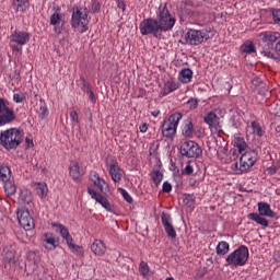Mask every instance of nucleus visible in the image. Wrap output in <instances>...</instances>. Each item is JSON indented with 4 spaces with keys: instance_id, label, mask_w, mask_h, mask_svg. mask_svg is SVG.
<instances>
[{
    "instance_id": "nucleus-1",
    "label": "nucleus",
    "mask_w": 280,
    "mask_h": 280,
    "mask_svg": "<svg viewBox=\"0 0 280 280\" xmlns=\"http://www.w3.org/2000/svg\"><path fill=\"white\" fill-rule=\"evenodd\" d=\"M23 143V132L18 128H10L0 133V145L4 150H16Z\"/></svg>"
},
{
    "instance_id": "nucleus-2",
    "label": "nucleus",
    "mask_w": 280,
    "mask_h": 280,
    "mask_svg": "<svg viewBox=\"0 0 280 280\" xmlns=\"http://www.w3.org/2000/svg\"><path fill=\"white\" fill-rule=\"evenodd\" d=\"M90 22L91 18H89V9L84 7H77L73 9L71 18L73 30H77L79 34H84V32H89Z\"/></svg>"
},
{
    "instance_id": "nucleus-3",
    "label": "nucleus",
    "mask_w": 280,
    "mask_h": 280,
    "mask_svg": "<svg viewBox=\"0 0 280 280\" xmlns=\"http://www.w3.org/2000/svg\"><path fill=\"white\" fill-rule=\"evenodd\" d=\"M250 253L246 245L238 246L234 252L230 253L225 259L228 266H233L234 268H240L246 266Z\"/></svg>"
},
{
    "instance_id": "nucleus-4",
    "label": "nucleus",
    "mask_w": 280,
    "mask_h": 280,
    "mask_svg": "<svg viewBox=\"0 0 280 280\" xmlns=\"http://www.w3.org/2000/svg\"><path fill=\"white\" fill-rule=\"evenodd\" d=\"M9 45L15 56L23 54V45L30 43V33L25 31H14L9 37Z\"/></svg>"
},
{
    "instance_id": "nucleus-5",
    "label": "nucleus",
    "mask_w": 280,
    "mask_h": 280,
    "mask_svg": "<svg viewBox=\"0 0 280 280\" xmlns=\"http://www.w3.org/2000/svg\"><path fill=\"white\" fill-rule=\"evenodd\" d=\"M156 21L161 32H170L176 25V18L170 13L167 4L160 5Z\"/></svg>"
},
{
    "instance_id": "nucleus-6",
    "label": "nucleus",
    "mask_w": 280,
    "mask_h": 280,
    "mask_svg": "<svg viewBox=\"0 0 280 280\" xmlns=\"http://www.w3.org/2000/svg\"><path fill=\"white\" fill-rule=\"evenodd\" d=\"M213 34H211V31L203 28V30H189L185 34V40L187 45H202L205 40H209Z\"/></svg>"
},
{
    "instance_id": "nucleus-7",
    "label": "nucleus",
    "mask_w": 280,
    "mask_h": 280,
    "mask_svg": "<svg viewBox=\"0 0 280 280\" xmlns=\"http://www.w3.org/2000/svg\"><path fill=\"white\" fill-rule=\"evenodd\" d=\"M180 119H183L182 113L172 114L167 120H164L162 126V135L166 139H173L174 135H176V130L178 128V124H180Z\"/></svg>"
},
{
    "instance_id": "nucleus-8",
    "label": "nucleus",
    "mask_w": 280,
    "mask_h": 280,
    "mask_svg": "<svg viewBox=\"0 0 280 280\" xmlns=\"http://www.w3.org/2000/svg\"><path fill=\"white\" fill-rule=\"evenodd\" d=\"M139 30L142 36H149L150 34H152L154 38H161L163 34L159 26V21L152 18L145 19L140 22Z\"/></svg>"
},
{
    "instance_id": "nucleus-9",
    "label": "nucleus",
    "mask_w": 280,
    "mask_h": 280,
    "mask_svg": "<svg viewBox=\"0 0 280 280\" xmlns=\"http://www.w3.org/2000/svg\"><path fill=\"white\" fill-rule=\"evenodd\" d=\"M241 159H240V167L237 168V163H235V170L236 174H242L243 172H248L255 163H257V151L255 150H248L245 151L244 153H241Z\"/></svg>"
},
{
    "instance_id": "nucleus-10",
    "label": "nucleus",
    "mask_w": 280,
    "mask_h": 280,
    "mask_svg": "<svg viewBox=\"0 0 280 280\" xmlns=\"http://www.w3.org/2000/svg\"><path fill=\"white\" fill-rule=\"evenodd\" d=\"M179 154L186 159H198L202 154V149L196 141L185 140L179 145Z\"/></svg>"
},
{
    "instance_id": "nucleus-11",
    "label": "nucleus",
    "mask_w": 280,
    "mask_h": 280,
    "mask_svg": "<svg viewBox=\"0 0 280 280\" xmlns=\"http://www.w3.org/2000/svg\"><path fill=\"white\" fill-rule=\"evenodd\" d=\"M105 165L107 167V171L109 172V176H112V180H114V183H121L124 170H121V167L119 166V162H117V159L113 156H107Z\"/></svg>"
},
{
    "instance_id": "nucleus-12",
    "label": "nucleus",
    "mask_w": 280,
    "mask_h": 280,
    "mask_svg": "<svg viewBox=\"0 0 280 280\" xmlns=\"http://www.w3.org/2000/svg\"><path fill=\"white\" fill-rule=\"evenodd\" d=\"M16 119V114L14 109L8 106V102L3 98H0V127L8 126Z\"/></svg>"
},
{
    "instance_id": "nucleus-13",
    "label": "nucleus",
    "mask_w": 280,
    "mask_h": 280,
    "mask_svg": "<svg viewBox=\"0 0 280 280\" xmlns=\"http://www.w3.org/2000/svg\"><path fill=\"white\" fill-rule=\"evenodd\" d=\"M16 215L19 224L24 229V231H32V229H34V218H32L27 208L18 209Z\"/></svg>"
},
{
    "instance_id": "nucleus-14",
    "label": "nucleus",
    "mask_w": 280,
    "mask_h": 280,
    "mask_svg": "<svg viewBox=\"0 0 280 280\" xmlns=\"http://www.w3.org/2000/svg\"><path fill=\"white\" fill-rule=\"evenodd\" d=\"M88 192L91 196L92 200H95V202H98V205H101L103 207V209L113 213V206L110 205V202L108 201V199L106 197H104L102 194L95 191V189H93L92 187L88 188Z\"/></svg>"
},
{
    "instance_id": "nucleus-15",
    "label": "nucleus",
    "mask_w": 280,
    "mask_h": 280,
    "mask_svg": "<svg viewBox=\"0 0 280 280\" xmlns=\"http://www.w3.org/2000/svg\"><path fill=\"white\" fill-rule=\"evenodd\" d=\"M161 220L167 236L171 237V240H176L177 234L174 225L172 224V215L167 212H163Z\"/></svg>"
},
{
    "instance_id": "nucleus-16",
    "label": "nucleus",
    "mask_w": 280,
    "mask_h": 280,
    "mask_svg": "<svg viewBox=\"0 0 280 280\" xmlns=\"http://www.w3.org/2000/svg\"><path fill=\"white\" fill-rule=\"evenodd\" d=\"M266 135V129L261 127V125L257 120H253L249 125L246 127V136L247 137H264Z\"/></svg>"
},
{
    "instance_id": "nucleus-17",
    "label": "nucleus",
    "mask_w": 280,
    "mask_h": 280,
    "mask_svg": "<svg viewBox=\"0 0 280 280\" xmlns=\"http://www.w3.org/2000/svg\"><path fill=\"white\" fill-rule=\"evenodd\" d=\"M43 246L46 248V250H56L58 248L60 241L59 238L54 235V233H46L43 235L42 238Z\"/></svg>"
},
{
    "instance_id": "nucleus-18",
    "label": "nucleus",
    "mask_w": 280,
    "mask_h": 280,
    "mask_svg": "<svg viewBox=\"0 0 280 280\" xmlns=\"http://www.w3.org/2000/svg\"><path fill=\"white\" fill-rule=\"evenodd\" d=\"M90 179L94 183L96 187H98L102 194H106V191H108V183H106L104 178L100 177V174L97 172H91Z\"/></svg>"
},
{
    "instance_id": "nucleus-19",
    "label": "nucleus",
    "mask_w": 280,
    "mask_h": 280,
    "mask_svg": "<svg viewBox=\"0 0 280 280\" xmlns=\"http://www.w3.org/2000/svg\"><path fill=\"white\" fill-rule=\"evenodd\" d=\"M69 174L73 180H80L84 176V168L80 167L78 161L70 162Z\"/></svg>"
},
{
    "instance_id": "nucleus-20",
    "label": "nucleus",
    "mask_w": 280,
    "mask_h": 280,
    "mask_svg": "<svg viewBox=\"0 0 280 280\" xmlns=\"http://www.w3.org/2000/svg\"><path fill=\"white\" fill-rule=\"evenodd\" d=\"M258 214L265 218H277V212L272 211L270 205L264 201L258 202Z\"/></svg>"
},
{
    "instance_id": "nucleus-21",
    "label": "nucleus",
    "mask_w": 280,
    "mask_h": 280,
    "mask_svg": "<svg viewBox=\"0 0 280 280\" xmlns=\"http://www.w3.org/2000/svg\"><path fill=\"white\" fill-rule=\"evenodd\" d=\"M52 226L57 229V233H60L61 237L66 240L67 244H71L73 242V237L69 233V229L60 223H52Z\"/></svg>"
},
{
    "instance_id": "nucleus-22",
    "label": "nucleus",
    "mask_w": 280,
    "mask_h": 280,
    "mask_svg": "<svg viewBox=\"0 0 280 280\" xmlns=\"http://www.w3.org/2000/svg\"><path fill=\"white\" fill-rule=\"evenodd\" d=\"M180 85L178 82L174 81V79H170L164 83V86L162 89V95H170V93H174V91H178V88Z\"/></svg>"
},
{
    "instance_id": "nucleus-23",
    "label": "nucleus",
    "mask_w": 280,
    "mask_h": 280,
    "mask_svg": "<svg viewBox=\"0 0 280 280\" xmlns=\"http://www.w3.org/2000/svg\"><path fill=\"white\" fill-rule=\"evenodd\" d=\"M91 250L100 257L106 253V244L102 240H95L91 245Z\"/></svg>"
},
{
    "instance_id": "nucleus-24",
    "label": "nucleus",
    "mask_w": 280,
    "mask_h": 280,
    "mask_svg": "<svg viewBox=\"0 0 280 280\" xmlns=\"http://www.w3.org/2000/svg\"><path fill=\"white\" fill-rule=\"evenodd\" d=\"M192 79H194V71H191V69L184 68L179 71L178 80L183 84H189V82H191Z\"/></svg>"
},
{
    "instance_id": "nucleus-25",
    "label": "nucleus",
    "mask_w": 280,
    "mask_h": 280,
    "mask_svg": "<svg viewBox=\"0 0 280 280\" xmlns=\"http://www.w3.org/2000/svg\"><path fill=\"white\" fill-rule=\"evenodd\" d=\"M205 124H208L209 128H218V126H220V117H218L215 112H210L205 117Z\"/></svg>"
},
{
    "instance_id": "nucleus-26",
    "label": "nucleus",
    "mask_w": 280,
    "mask_h": 280,
    "mask_svg": "<svg viewBox=\"0 0 280 280\" xmlns=\"http://www.w3.org/2000/svg\"><path fill=\"white\" fill-rule=\"evenodd\" d=\"M261 40L264 43H277L280 39V34L278 32H264L260 34Z\"/></svg>"
},
{
    "instance_id": "nucleus-27",
    "label": "nucleus",
    "mask_w": 280,
    "mask_h": 280,
    "mask_svg": "<svg viewBox=\"0 0 280 280\" xmlns=\"http://www.w3.org/2000/svg\"><path fill=\"white\" fill-rule=\"evenodd\" d=\"M249 220H253V222H256V224H259L260 226H264L265 229H268L269 222L267 219L259 214V213H249L248 214Z\"/></svg>"
},
{
    "instance_id": "nucleus-28",
    "label": "nucleus",
    "mask_w": 280,
    "mask_h": 280,
    "mask_svg": "<svg viewBox=\"0 0 280 280\" xmlns=\"http://www.w3.org/2000/svg\"><path fill=\"white\" fill-rule=\"evenodd\" d=\"M182 135L186 139H191L194 137V122L186 120L182 127Z\"/></svg>"
},
{
    "instance_id": "nucleus-29",
    "label": "nucleus",
    "mask_w": 280,
    "mask_h": 280,
    "mask_svg": "<svg viewBox=\"0 0 280 280\" xmlns=\"http://www.w3.org/2000/svg\"><path fill=\"white\" fill-rule=\"evenodd\" d=\"M13 8L16 12H25L30 8L27 0H13Z\"/></svg>"
},
{
    "instance_id": "nucleus-30",
    "label": "nucleus",
    "mask_w": 280,
    "mask_h": 280,
    "mask_svg": "<svg viewBox=\"0 0 280 280\" xmlns=\"http://www.w3.org/2000/svg\"><path fill=\"white\" fill-rule=\"evenodd\" d=\"M12 176V171L10 170V166L8 165H1L0 166V179L2 183H8Z\"/></svg>"
},
{
    "instance_id": "nucleus-31",
    "label": "nucleus",
    "mask_w": 280,
    "mask_h": 280,
    "mask_svg": "<svg viewBox=\"0 0 280 280\" xmlns=\"http://www.w3.org/2000/svg\"><path fill=\"white\" fill-rule=\"evenodd\" d=\"M231 250V245L228 242L221 241L217 246V255H226Z\"/></svg>"
},
{
    "instance_id": "nucleus-32",
    "label": "nucleus",
    "mask_w": 280,
    "mask_h": 280,
    "mask_svg": "<svg viewBox=\"0 0 280 280\" xmlns=\"http://www.w3.org/2000/svg\"><path fill=\"white\" fill-rule=\"evenodd\" d=\"M234 145L237 148L240 154H243L246 151V148H248V144H246L244 138H235Z\"/></svg>"
},
{
    "instance_id": "nucleus-33",
    "label": "nucleus",
    "mask_w": 280,
    "mask_h": 280,
    "mask_svg": "<svg viewBox=\"0 0 280 280\" xmlns=\"http://www.w3.org/2000/svg\"><path fill=\"white\" fill-rule=\"evenodd\" d=\"M3 254H4V261L7 264H16V258L14 256V249L4 248Z\"/></svg>"
},
{
    "instance_id": "nucleus-34",
    "label": "nucleus",
    "mask_w": 280,
    "mask_h": 280,
    "mask_svg": "<svg viewBox=\"0 0 280 280\" xmlns=\"http://www.w3.org/2000/svg\"><path fill=\"white\" fill-rule=\"evenodd\" d=\"M40 261V256L36 252H28L27 253V262L31 266H37V264Z\"/></svg>"
},
{
    "instance_id": "nucleus-35",
    "label": "nucleus",
    "mask_w": 280,
    "mask_h": 280,
    "mask_svg": "<svg viewBox=\"0 0 280 280\" xmlns=\"http://www.w3.org/2000/svg\"><path fill=\"white\" fill-rule=\"evenodd\" d=\"M20 200L21 202H24V205H30V202H32V191L27 189L21 190Z\"/></svg>"
},
{
    "instance_id": "nucleus-36",
    "label": "nucleus",
    "mask_w": 280,
    "mask_h": 280,
    "mask_svg": "<svg viewBox=\"0 0 280 280\" xmlns=\"http://www.w3.org/2000/svg\"><path fill=\"white\" fill-rule=\"evenodd\" d=\"M68 247L74 255H78L79 257L84 255V249H82V246L73 244V241L68 243Z\"/></svg>"
},
{
    "instance_id": "nucleus-37",
    "label": "nucleus",
    "mask_w": 280,
    "mask_h": 280,
    "mask_svg": "<svg viewBox=\"0 0 280 280\" xmlns=\"http://www.w3.org/2000/svg\"><path fill=\"white\" fill-rule=\"evenodd\" d=\"M152 180L155 187H159V185H161V183L163 182V173H161L160 171H153Z\"/></svg>"
},
{
    "instance_id": "nucleus-38",
    "label": "nucleus",
    "mask_w": 280,
    "mask_h": 280,
    "mask_svg": "<svg viewBox=\"0 0 280 280\" xmlns=\"http://www.w3.org/2000/svg\"><path fill=\"white\" fill-rule=\"evenodd\" d=\"M47 191V184H39L36 186V194L39 196V198H46Z\"/></svg>"
},
{
    "instance_id": "nucleus-39",
    "label": "nucleus",
    "mask_w": 280,
    "mask_h": 280,
    "mask_svg": "<svg viewBox=\"0 0 280 280\" xmlns=\"http://www.w3.org/2000/svg\"><path fill=\"white\" fill-rule=\"evenodd\" d=\"M139 272H140L143 277H145V276L149 275V272H150V266H148V262H145V261H141V262H140Z\"/></svg>"
},
{
    "instance_id": "nucleus-40",
    "label": "nucleus",
    "mask_w": 280,
    "mask_h": 280,
    "mask_svg": "<svg viewBox=\"0 0 280 280\" xmlns=\"http://www.w3.org/2000/svg\"><path fill=\"white\" fill-rule=\"evenodd\" d=\"M243 54H254L255 51V45L253 43L244 44L242 46Z\"/></svg>"
},
{
    "instance_id": "nucleus-41",
    "label": "nucleus",
    "mask_w": 280,
    "mask_h": 280,
    "mask_svg": "<svg viewBox=\"0 0 280 280\" xmlns=\"http://www.w3.org/2000/svg\"><path fill=\"white\" fill-rule=\"evenodd\" d=\"M13 101L15 104H23V102H25V94L23 92L14 94Z\"/></svg>"
},
{
    "instance_id": "nucleus-42",
    "label": "nucleus",
    "mask_w": 280,
    "mask_h": 280,
    "mask_svg": "<svg viewBox=\"0 0 280 280\" xmlns=\"http://www.w3.org/2000/svg\"><path fill=\"white\" fill-rule=\"evenodd\" d=\"M118 191H120L122 198L126 200V202H129V205H132V197L130 194L127 192L124 188H118Z\"/></svg>"
},
{
    "instance_id": "nucleus-43",
    "label": "nucleus",
    "mask_w": 280,
    "mask_h": 280,
    "mask_svg": "<svg viewBox=\"0 0 280 280\" xmlns=\"http://www.w3.org/2000/svg\"><path fill=\"white\" fill-rule=\"evenodd\" d=\"M187 106L190 110H196L198 108V98H190L187 101Z\"/></svg>"
},
{
    "instance_id": "nucleus-44",
    "label": "nucleus",
    "mask_w": 280,
    "mask_h": 280,
    "mask_svg": "<svg viewBox=\"0 0 280 280\" xmlns=\"http://www.w3.org/2000/svg\"><path fill=\"white\" fill-rule=\"evenodd\" d=\"M50 25H54L56 27V25H60V14L58 13H54L50 18Z\"/></svg>"
},
{
    "instance_id": "nucleus-45",
    "label": "nucleus",
    "mask_w": 280,
    "mask_h": 280,
    "mask_svg": "<svg viewBox=\"0 0 280 280\" xmlns=\"http://www.w3.org/2000/svg\"><path fill=\"white\" fill-rule=\"evenodd\" d=\"M70 119H71V121H73V124H80V119H79V116H78V112L72 110V112L70 113Z\"/></svg>"
},
{
    "instance_id": "nucleus-46",
    "label": "nucleus",
    "mask_w": 280,
    "mask_h": 280,
    "mask_svg": "<svg viewBox=\"0 0 280 280\" xmlns=\"http://www.w3.org/2000/svg\"><path fill=\"white\" fill-rule=\"evenodd\" d=\"M183 174H185L186 176H189V174H194V166H191V164H187L183 170Z\"/></svg>"
},
{
    "instance_id": "nucleus-47",
    "label": "nucleus",
    "mask_w": 280,
    "mask_h": 280,
    "mask_svg": "<svg viewBox=\"0 0 280 280\" xmlns=\"http://www.w3.org/2000/svg\"><path fill=\"white\" fill-rule=\"evenodd\" d=\"M162 191H164V194H170V191H172V184H170L168 182H164L162 186Z\"/></svg>"
},
{
    "instance_id": "nucleus-48",
    "label": "nucleus",
    "mask_w": 280,
    "mask_h": 280,
    "mask_svg": "<svg viewBox=\"0 0 280 280\" xmlns=\"http://www.w3.org/2000/svg\"><path fill=\"white\" fill-rule=\"evenodd\" d=\"M5 191H8V194H16V186L12 185V184H7L5 185Z\"/></svg>"
},
{
    "instance_id": "nucleus-49",
    "label": "nucleus",
    "mask_w": 280,
    "mask_h": 280,
    "mask_svg": "<svg viewBox=\"0 0 280 280\" xmlns=\"http://www.w3.org/2000/svg\"><path fill=\"white\" fill-rule=\"evenodd\" d=\"M100 8H101L100 2L97 1L92 2V12H100Z\"/></svg>"
},
{
    "instance_id": "nucleus-50",
    "label": "nucleus",
    "mask_w": 280,
    "mask_h": 280,
    "mask_svg": "<svg viewBox=\"0 0 280 280\" xmlns=\"http://www.w3.org/2000/svg\"><path fill=\"white\" fill-rule=\"evenodd\" d=\"M82 91L84 93H91V85H89L86 82L83 81Z\"/></svg>"
},
{
    "instance_id": "nucleus-51",
    "label": "nucleus",
    "mask_w": 280,
    "mask_h": 280,
    "mask_svg": "<svg viewBox=\"0 0 280 280\" xmlns=\"http://www.w3.org/2000/svg\"><path fill=\"white\" fill-rule=\"evenodd\" d=\"M88 95L90 97L91 103L95 104L96 98H95V94L92 92V90L90 92H88Z\"/></svg>"
},
{
    "instance_id": "nucleus-52",
    "label": "nucleus",
    "mask_w": 280,
    "mask_h": 280,
    "mask_svg": "<svg viewBox=\"0 0 280 280\" xmlns=\"http://www.w3.org/2000/svg\"><path fill=\"white\" fill-rule=\"evenodd\" d=\"M140 132H148V124L140 125Z\"/></svg>"
},
{
    "instance_id": "nucleus-53",
    "label": "nucleus",
    "mask_w": 280,
    "mask_h": 280,
    "mask_svg": "<svg viewBox=\"0 0 280 280\" xmlns=\"http://www.w3.org/2000/svg\"><path fill=\"white\" fill-rule=\"evenodd\" d=\"M265 56H267V58H272L273 60H277V56H275L271 51L265 52Z\"/></svg>"
},
{
    "instance_id": "nucleus-54",
    "label": "nucleus",
    "mask_w": 280,
    "mask_h": 280,
    "mask_svg": "<svg viewBox=\"0 0 280 280\" xmlns=\"http://www.w3.org/2000/svg\"><path fill=\"white\" fill-rule=\"evenodd\" d=\"M276 52L280 56V40L276 44Z\"/></svg>"
},
{
    "instance_id": "nucleus-55",
    "label": "nucleus",
    "mask_w": 280,
    "mask_h": 280,
    "mask_svg": "<svg viewBox=\"0 0 280 280\" xmlns=\"http://www.w3.org/2000/svg\"><path fill=\"white\" fill-rule=\"evenodd\" d=\"M27 145H34V141L30 138L25 139Z\"/></svg>"
},
{
    "instance_id": "nucleus-56",
    "label": "nucleus",
    "mask_w": 280,
    "mask_h": 280,
    "mask_svg": "<svg viewBox=\"0 0 280 280\" xmlns=\"http://www.w3.org/2000/svg\"><path fill=\"white\" fill-rule=\"evenodd\" d=\"M152 117H158L159 115H161V112L159 110H154L151 113Z\"/></svg>"
},
{
    "instance_id": "nucleus-57",
    "label": "nucleus",
    "mask_w": 280,
    "mask_h": 280,
    "mask_svg": "<svg viewBox=\"0 0 280 280\" xmlns=\"http://www.w3.org/2000/svg\"><path fill=\"white\" fill-rule=\"evenodd\" d=\"M257 82H259V79H254L253 80V84H257Z\"/></svg>"
},
{
    "instance_id": "nucleus-58",
    "label": "nucleus",
    "mask_w": 280,
    "mask_h": 280,
    "mask_svg": "<svg viewBox=\"0 0 280 280\" xmlns=\"http://www.w3.org/2000/svg\"><path fill=\"white\" fill-rule=\"evenodd\" d=\"M166 280H174V278H166Z\"/></svg>"
}]
</instances>
